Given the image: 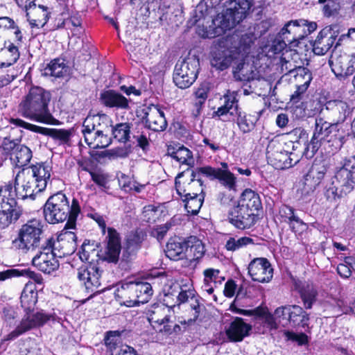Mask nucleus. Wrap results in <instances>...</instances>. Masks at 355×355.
<instances>
[{"instance_id":"338daca9","label":"nucleus","mask_w":355,"mask_h":355,"mask_svg":"<svg viewBox=\"0 0 355 355\" xmlns=\"http://www.w3.org/2000/svg\"><path fill=\"white\" fill-rule=\"evenodd\" d=\"M3 318L6 327H10L15 325V319L16 318V313L12 309L5 308L3 311Z\"/></svg>"},{"instance_id":"4468645a","label":"nucleus","mask_w":355,"mask_h":355,"mask_svg":"<svg viewBox=\"0 0 355 355\" xmlns=\"http://www.w3.org/2000/svg\"><path fill=\"white\" fill-rule=\"evenodd\" d=\"M55 313L47 314L41 311L24 318L13 331L2 339V341L12 340L32 328L42 326L51 320H55Z\"/></svg>"},{"instance_id":"4be33fe9","label":"nucleus","mask_w":355,"mask_h":355,"mask_svg":"<svg viewBox=\"0 0 355 355\" xmlns=\"http://www.w3.org/2000/svg\"><path fill=\"white\" fill-rule=\"evenodd\" d=\"M335 179L345 186V192L352 191L355 185V155L344 160L343 166L336 173Z\"/></svg>"},{"instance_id":"f03ea898","label":"nucleus","mask_w":355,"mask_h":355,"mask_svg":"<svg viewBox=\"0 0 355 355\" xmlns=\"http://www.w3.org/2000/svg\"><path fill=\"white\" fill-rule=\"evenodd\" d=\"M51 93L42 87H33L24 100L20 103V112L24 117L42 123L58 125L59 121L55 119L49 110Z\"/></svg>"},{"instance_id":"3c124183","label":"nucleus","mask_w":355,"mask_h":355,"mask_svg":"<svg viewBox=\"0 0 355 355\" xmlns=\"http://www.w3.org/2000/svg\"><path fill=\"white\" fill-rule=\"evenodd\" d=\"M121 332L119 331H110L105 337V344L107 348L109 355L116 354L123 347L119 345L120 343Z\"/></svg>"},{"instance_id":"c9c22d12","label":"nucleus","mask_w":355,"mask_h":355,"mask_svg":"<svg viewBox=\"0 0 355 355\" xmlns=\"http://www.w3.org/2000/svg\"><path fill=\"white\" fill-rule=\"evenodd\" d=\"M133 290H135L133 282L124 283L117 289V296L122 300L125 306L129 307L138 304L137 297Z\"/></svg>"},{"instance_id":"e2e57ef3","label":"nucleus","mask_w":355,"mask_h":355,"mask_svg":"<svg viewBox=\"0 0 355 355\" xmlns=\"http://www.w3.org/2000/svg\"><path fill=\"white\" fill-rule=\"evenodd\" d=\"M286 338L293 342H296L299 345H303L308 343V337L304 333H294L292 331L284 332Z\"/></svg>"},{"instance_id":"72a5a7b5","label":"nucleus","mask_w":355,"mask_h":355,"mask_svg":"<svg viewBox=\"0 0 355 355\" xmlns=\"http://www.w3.org/2000/svg\"><path fill=\"white\" fill-rule=\"evenodd\" d=\"M187 240L173 239L167 243L166 255L170 259H182L187 258Z\"/></svg>"},{"instance_id":"052dcab7","label":"nucleus","mask_w":355,"mask_h":355,"mask_svg":"<svg viewBox=\"0 0 355 355\" xmlns=\"http://www.w3.org/2000/svg\"><path fill=\"white\" fill-rule=\"evenodd\" d=\"M288 140L287 141H294L301 143L304 147L306 142H307V137L305 132L300 129L296 128L288 134Z\"/></svg>"},{"instance_id":"ddd939ff","label":"nucleus","mask_w":355,"mask_h":355,"mask_svg":"<svg viewBox=\"0 0 355 355\" xmlns=\"http://www.w3.org/2000/svg\"><path fill=\"white\" fill-rule=\"evenodd\" d=\"M169 297V295H166L164 301L166 306L164 304H154L147 313L149 322L156 331L160 332L171 333V322L166 313L169 311L168 307L174 306L175 304H168V299Z\"/></svg>"},{"instance_id":"39448f33","label":"nucleus","mask_w":355,"mask_h":355,"mask_svg":"<svg viewBox=\"0 0 355 355\" xmlns=\"http://www.w3.org/2000/svg\"><path fill=\"white\" fill-rule=\"evenodd\" d=\"M302 149L303 146L298 141H286L283 144L272 140L266 148L268 162L278 170L289 168L300 161Z\"/></svg>"},{"instance_id":"cd10ccee","label":"nucleus","mask_w":355,"mask_h":355,"mask_svg":"<svg viewBox=\"0 0 355 355\" xmlns=\"http://www.w3.org/2000/svg\"><path fill=\"white\" fill-rule=\"evenodd\" d=\"M296 90L291 96V100L297 102L301 94H304L309 86L312 80V74L310 70L306 67H298L295 69V73L293 75Z\"/></svg>"},{"instance_id":"b1692460","label":"nucleus","mask_w":355,"mask_h":355,"mask_svg":"<svg viewBox=\"0 0 355 355\" xmlns=\"http://www.w3.org/2000/svg\"><path fill=\"white\" fill-rule=\"evenodd\" d=\"M112 127V119L105 114H98L89 115L86 117L83 123L82 132H109L110 128Z\"/></svg>"},{"instance_id":"f704fd0d","label":"nucleus","mask_w":355,"mask_h":355,"mask_svg":"<svg viewBox=\"0 0 355 355\" xmlns=\"http://www.w3.org/2000/svg\"><path fill=\"white\" fill-rule=\"evenodd\" d=\"M17 198L15 191V185L14 188L11 184H6L0 188V208L15 209L17 202L15 198Z\"/></svg>"},{"instance_id":"8fccbe9b","label":"nucleus","mask_w":355,"mask_h":355,"mask_svg":"<svg viewBox=\"0 0 355 355\" xmlns=\"http://www.w3.org/2000/svg\"><path fill=\"white\" fill-rule=\"evenodd\" d=\"M255 318L259 319L270 329L278 328L275 315H272L266 308L258 306L255 309Z\"/></svg>"},{"instance_id":"6e6d98bb","label":"nucleus","mask_w":355,"mask_h":355,"mask_svg":"<svg viewBox=\"0 0 355 355\" xmlns=\"http://www.w3.org/2000/svg\"><path fill=\"white\" fill-rule=\"evenodd\" d=\"M324 143L313 135L309 143L305 144L304 149H302V156H305L306 158H311Z\"/></svg>"},{"instance_id":"0eeeda50","label":"nucleus","mask_w":355,"mask_h":355,"mask_svg":"<svg viewBox=\"0 0 355 355\" xmlns=\"http://www.w3.org/2000/svg\"><path fill=\"white\" fill-rule=\"evenodd\" d=\"M43 234L42 225L38 220H31L21 225L17 237L12 241L15 248L27 252L40 244Z\"/></svg>"},{"instance_id":"a19ab883","label":"nucleus","mask_w":355,"mask_h":355,"mask_svg":"<svg viewBox=\"0 0 355 355\" xmlns=\"http://www.w3.org/2000/svg\"><path fill=\"white\" fill-rule=\"evenodd\" d=\"M296 286L298 287L304 307L307 309H311L317 295V291L313 285L309 282H304L301 286L297 284Z\"/></svg>"},{"instance_id":"c85d7f7f","label":"nucleus","mask_w":355,"mask_h":355,"mask_svg":"<svg viewBox=\"0 0 355 355\" xmlns=\"http://www.w3.org/2000/svg\"><path fill=\"white\" fill-rule=\"evenodd\" d=\"M336 40L334 33L329 27L323 28L318 35L313 45V51L318 55H324L333 46Z\"/></svg>"},{"instance_id":"c03bdc74","label":"nucleus","mask_w":355,"mask_h":355,"mask_svg":"<svg viewBox=\"0 0 355 355\" xmlns=\"http://www.w3.org/2000/svg\"><path fill=\"white\" fill-rule=\"evenodd\" d=\"M68 73V67L63 60H52L44 69L43 74L57 78L62 77Z\"/></svg>"},{"instance_id":"6e6552de","label":"nucleus","mask_w":355,"mask_h":355,"mask_svg":"<svg viewBox=\"0 0 355 355\" xmlns=\"http://www.w3.org/2000/svg\"><path fill=\"white\" fill-rule=\"evenodd\" d=\"M200 69L197 57L192 55L178 62L173 72V82L180 89L189 87L196 81Z\"/></svg>"},{"instance_id":"a878e982","label":"nucleus","mask_w":355,"mask_h":355,"mask_svg":"<svg viewBox=\"0 0 355 355\" xmlns=\"http://www.w3.org/2000/svg\"><path fill=\"white\" fill-rule=\"evenodd\" d=\"M107 246L103 259L112 263H116L121 252V241L119 233L112 227L107 229Z\"/></svg>"},{"instance_id":"473e14b6","label":"nucleus","mask_w":355,"mask_h":355,"mask_svg":"<svg viewBox=\"0 0 355 355\" xmlns=\"http://www.w3.org/2000/svg\"><path fill=\"white\" fill-rule=\"evenodd\" d=\"M327 168L322 164H313L304 178V184L309 189H315L323 180Z\"/></svg>"},{"instance_id":"9b49d317","label":"nucleus","mask_w":355,"mask_h":355,"mask_svg":"<svg viewBox=\"0 0 355 355\" xmlns=\"http://www.w3.org/2000/svg\"><path fill=\"white\" fill-rule=\"evenodd\" d=\"M252 4L249 0H234L222 15L220 26L223 29H231L243 21L249 13Z\"/></svg>"},{"instance_id":"aec40b11","label":"nucleus","mask_w":355,"mask_h":355,"mask_svg":"<svg viewBox=\"0 0 355 355\" xmlns=\"http://www.w3.org/2000/svg\"><path fill=\"white\" fill-rule=\"evenodd\" d=\"M141 121L145 127L155 132L163 131L167 127L164 112L157 107L152 105L142 110Z\"/></svg>"},{"instance_id":"412c9836","label":"nucleus","mask_w":355,"mask_h":355,"mask_svg":"<svg viewBox=\"0 0 355 355\" xmlns=\"http://www.w3.org/2000/svg\"><path fill=\"white\" fill-rule=\"evenodd\" d=\"M199 171L211 180L217 179L227 190L234 191L236 190V178L228 169L205 166L199 168Z\"/></svg>"},{"instance_id":"393cba45","label":"nucleus","mask_w":355,"mask_h":355,"mask_svg":"<svg viewBox=\"0 0 355 355\" xmlns=\"http://www.w3.org/2000/svg\"><path fill=\"white\" fill-rule=\"evenodd\" d=\"M26 17L32 28H42L49 20V12L48 8L44 6H36L31 2L28 6H26Z\"/></svg>"},{"instance_id":"37998d69","label":"nucleus","mask_w":355,"mask_h":355,"mask_svg":"<svg viewBox=\"0 0 355 355\" xmlns=\"http://www.w3.org/2000/svg\"><path fill=\"white\" fill-rule=\"evenodd\" d=\"M184 202V207L188 214L191 215H196L203 203L204 196L193 192V196H181Z\"/></svg>"},{"instance_id":"2f4dec72","label":"nucleus","mask_w":355,"mask_h":355,"mask_svg":"<svg viewBox=\"0 0 355 355\" xmlns=\"http://www.w3.org/2000/svg\"><path fill=\"white\" fill-rule=\"evenodd\" d=\"M85 141L92 148H104L111 144V137L108 135L109 132H82Z\"/></svg>"},{"instance_id":"a211bd4d","label":"nucleus","mask_w":355,"mask_h":355,"mask_svg":"<svg viewBox=\"0 0 355 355\" xmlns=\"http://www.w3.org/2000/svg\"><path fill=\"white\" fill-rule=\"evenodd\" d=\"M248 273L253 281L266 283L272 279L273 268L267 259L255 258L248 266Z\"/></svg>"},{"instance_id":"774afa93","label":"nucleus","mask_w":355,"mask_h":355,"mask_svg":"<svg viewBox=\"0 0 355 355\" xmlns=\"http://www.w3.org/2000/svg\"><path fill=\"white\" fill-rule=\"evenodd\" d=\"M119 186L121 187L123 190L125 192H130L132 184L134 180H132L128 175L121 173V175L118 178Z\"/></svg>"},{"instance_id":"f3484780","label":"nucleus","mask_w":355,"mask_h":355,"mask_svg":"<svg viewBox=\"0 0 355 355\" xmlns=\"http://www.w3.org/2000/svg\"><path fill=\"white\" fill-rule=\"evenodd\" d=\"M306 24V19L291 20L282 28L279 35L282 41H278L274 45L275 51H281L286 46V42L303 38L302 28Z\"/></svg>"},{"instance_id":"9d476101","label":"nucleus","mask_w":355,"mask_h":355,"mask_svg":"<svg viewBox=\"0 0 355 355\" xmlns=\"http://www.w3.org/2000/svg\"><path fill=\"white\" fill-rule=\"evenodd\" d=\"M199 171V168L196 171H190L189 168L182 173H180L175 178V189L180 196H193V192L202 194V181Z\"/></svg>"},{"instance_id":"f257e3e1","label":"nucleus","mask_w":355,"mask_h":355,"mask_svg":"<svg viewBox=\"0 0 355 355\" xmlns=\"http://www.w3.org/2000/svg\"><path fill=\"white\" fill-rule=\"evenodd\" d=\"M51 168L44 164H37L31 168H23L15 179L17 198L34 199L35 194L44 191L51 177Z\"/></svg>"},{"instance_id":"0e129e2a","label":"nucleus","mask_w":355,"mask_h":355,"mask_svg":"<svg viewBox=\"0 0 355 355\" xmlns=\"http://www.w3.org/2000/svg\"><path fill=\"white\" fill-rule=\"evenodd\" d=\"M290 228L295 232L300 234L306 230L307 225L298 216H295L291 221H287Z\"/></svg>"},{"instance_id":"13d9d810","label":"nucleus","mask_w":355,"mask_h":355,"mask_svg":"<svg viewBox=\"0 0 355 355\" xmlns=\"http://www.w3.org/2000/svg\"><path fill=\"white\" fill-rule=\"evenodd\" d=\"M252 239L248 237H241L239 239L231 237L227 241L225 248L227 250L235 251L252 243Z\"/></svg>"},{"instance_id":"5fc2aeb1","label":"nucleus","mask_w":355,"mask_h":355,"mask_svg":"<svg viewBox=\"0 0 355 355\" xmlns=\"http://www.w3.org/2000/svg\"><path fill=\"white\" fill-rule=\"evenodd\" d=\"M145 234L142 230H136L128 234L126 239L127 248L130 252L137 250L144 239Z\"/></svg>"},{"instance_id":"423d86ee","label":"nucleus","mask_w":355,"mask_h":355,"mask_svg":"<svg viewBox=\"0 0 355 355\" xmlns=\"http://www.w3.org/2000/svg\"><path fill=\"white\" fill-rule=\"evenodd\" d=\"M97 255L98 252L94 248V243L89 241H85L79 252V257L82 261L89 262V266H82L77 270V277L85 286L86 289L94 291L101 286L100 279L102 270L98 264L92 263V255Z\"/></svg>"},{"instance_id":"7c9ffc66","label":"nucleus","mask_w":355,"mask_h":355,"mask_svg":"<svg viewBox=\"0 0 355 355\" xmlns=\"http://www.w3.org/2000/svg\"><path fill=\"white\" fill-rule=\"evenodd\" d=\"M167 155L180 164H186L189 166V168L194 164V159L191 151L179 144L168 146Z\"/></svg>"},{"instance_id":"69168bd1","label":"nucleus","mask_w":355,"mask_h":355,"mask_svg":"<svg viewBox=\"0 0 355 355\" xmlns=\"http://www.w3.org/2000/svg\"><path fill=\"white\" fill-rule=\"evenodd\" d=\"M171 227V224L170 223H166L164 225L157 226L153 229L152 234L153 236L156 237L157 240H162Z\"/></svg>"},{"instance_id":"ea45409f","label":"nucleus","mask_w":355,"mask_h":355,"mask_svg":"<svg viewBox=\"0 0 355 355\" xmlns=\"http://www.w3.org/2000/svg\"><path fill=\"white\" fill-rule=\"evenodd\" d=\"M288 321L294 325L305 326L309 320V314L303 309L297 305H288Z\"/></svg>"},{"instance_id":"bf43d9fd","label":"nucleus","mask_w":355,"mask_h":355,"mask_svg":"<svg viewBox=\"0 0 355 355\" xmlns=\"http://www.w3.org/2000/svg\"><path fill=\"white\" fill-rule=\"evenodd\" d=\"M180 291L177 296V302L178 304L185 302H189L191 299H194L196 291L191 288H184L182 286H178Z\"/></svg>"},{"instance_id":"5701e85b","label":"nucleus","mask_w":355,"mask_h":355,"mask_svg":"<svg viewBox=\"0 0 355 355\" xmlns=\"http://www.w3.org/2000/svg\"><path fill=\"white\" fill-rule=\"evenodd\" d=\"M327 116L331 121L330 124L336 125L343 123L350 114L347 103L343 101H329L326 105Z\"/></svg>"},{"instance_id":"4c0bfd02","label":"nucleus","mask_w":355,"mask_h":355,"mask_svg":"<svg viewBox=\"0 0 355 355\" xmlns=\"http://www.w3.org/2000/svg\"><path fill=\"white\" fill-rule=\"evenodd\" d=\"M19 58V52L16 46L10 42L0 52V67H7L15 63Z\"/></svg>"},{"instance_id":"603ef678","label":"nucleus","mask_w":355,"mask_h":355,"mask_svg":"<svg viewBox=\"0 0 355 355\" xmlns=\"http://www.w3.org/2000/svg\"><path fill=\"white\" fill-rule=\"evenodd\" d=\"M112 133L115 139L125 143L130 137V125L128 123H120L112 127Z\"/></svg>"},{"instance_id":"09e8293b","label":"nucleus","mask_w":355,"mask_h":355,"mask_svg":"<svg viewBox=\"0 0 355 355\" xmlns=\"http://www.w3.org/2000/svg\"><path fill=\"white\" fill-rule=\"evenodd\" d=\"M134 288L133 291L137 297L138 304L147 302L153 294L152 286L146 282H134Z\"/></svg>"},{"instance_id":"680f3d73","label":"nucleus","mask_w":355,"mask_h":355,"mask_svg":"<svg viewBox=\"0 0 355 355\" xmlns=\"http://www.w3.org/2000/svg\"><path fill=\"white\" fill-rule=\"evenodd\" d=\"M193 298L189 301L191 309L194 311L193 318L188 320L187 322L189 324L196 321L201 311V307L203 306L200 302V297L198 295L196 294Z\"/></svg>"},{"instance_id":"e433bc0d","label":"nucleus","mask_w":355,"mask_h":355,"mask_svg":"<svg viewBox=\"0 0 355 355\" xmlns=\"http://www.w3.org/2000/svg\"><path fill=\"white\" fill-rule=\"evenodd\" d=\"M187 258L193 260L201 259L205 252L202 242L194 236L187 238Z\"/></svg>"},{"instance_id":"2eb2a0df","label":"nucleus","mask_w":355,"mask_h":355,"mask_svg":"<svg viewBox=\"0 0 355 355\" xmlns=\"http://www.w3.org/2000/svg\"><path fill=\"white\" fill-rule=\"evenodd\" d=\"M10 121L11 124H13L15 126L21 127L34 132L49 136L53 139L59 141L60 144H68L70 141L71 137L72 136L71 130L40 127L26 122L21 119H10Z\"/></svg>"},{"instance_id":"bb28decb","label":"nucleus","mask_w":355,"mask_h":355,"mask_svg":"<svg viewBox=\"0 0 355 355\" xmlns=\"http://www.w3.org/2000/svg\"><path fill=\"white\" fill-rule=\"evenodd\" d=\"M102 105L110 108L117 110H129L130 100L114 90H107L100 94Z\"/></svg>"},{"instance_id":"20e7f679","label":"nucleus","mask_w":355,"mask_h":355,"mask_svg":"<svg viewBox=\"0 0 355 355\" xmlns=\"http://www.w3.org/2000/svg\"><path fill=\"white\" fill-rule=\"evenodd\" d=\"M261 207L259 195L251 189H245L241 194L236 206L232 207L228 213L231 224L238 229L251 227L256 222L257 211Z\"/></svg>"},{"instance_id":"a18cd8bd","label":"nucleus","mask_w":355,"mask_h":355,"mask_svg":"<svg viewBox=\"0 0 355 355\" xmlns=\"http://www.w3.org/2000/svg\"><path fill=\"white\" fill-rule=\"evenodd\" d=\"M236 123L243 133L250 132L254 129L255 123L258 120V116L248 114L243 111H238L237 112Z\"/></svg>"},{"instance_id":"c756f323","label":"nucleus","mask_w":355,"mask_h":355,"mask_svg":"<svg viewBox=\"0 0 355 355\" xmlns=\"http://www.w3.org/2000/svg\"><path fill=\"white\" fill-rule=\"evenodd\" d=\"M251 325L244 322L241 318H236L226 329L228 338L233 342H240L249 335Z\"/></svg>"},{"instance_id":"79ce46f5","label":"nucleus","mask_w":355,"mask_h":355,"mask_svg":"<svg viewBox=\"0 0 355 355\" xmlns=\"http://www.w3.org/2000/svg\"><path fill=\"white\" fill-rule=\"evenodd\" d=\"M33 283H28L24 288L20 300L21 306L26 311H31L33 309L36 302L37 294L33 291Z\"/></svg>"},{"instance_id":"49530a36","label":"nucleus","mask_w":355,"mask_h":355,"mask_svg":"<svg viewBox=\"0 0 355 355\" xmlns=\"http://www.w3.org/2000/svg\"><path fill=\"white\" fill-rule=\"evenodd\" d=\"M22 214L20 207L15 209L0 208V229L8 227L11 223L16 222Z\"/></svg>"},{"instance_id":"6ab92c4d","label":"nucleus","mask_w":355,"mask_h":355,"mask_svg":"<svg viewBox=\"0 0 355 355\" xmlns=\"http://www.w3.org/2000/svg\"><path fill=\"white\" fill-rule=\"evenodd\" d=\"M50 246L44 243L41 249L33 258V264L40 271L50 274L59 268V262L57 257L51 252Z\"/></svg>"},{"instance_id":"7ed1b4c3","label":"nucleus","mask_w":355,"mask_h":355,"mask_svg":"<svg viewBox=\"0 0 355 355\" xmlns=\"http://www.w3.org/2000/svg\"><path fill=\"white\" fill-rule=\"evenodd\" d=\"M80 211L78 201L73 198L71 205L66 196L58 192L51 196L43 207L44 216L46 222L55 224L68 219L64 229L75 227L77 216Z\"/></svg>"},{"instance_id":"864d4df0","label":"nucleus","mask_w":355,"mask_h":355,"mask_svg":"<svg viewBox=\"0 0 355 355\" xmlns=\"http://www.w3.org/2000/svg\"><path fill=\"white\" fill-rule=\"evenodd\" d=\"M337 185H334V182L326 190L325 196L327 200L330 202H337L339 199L346 196L350 191H346L345 190V186H343L338 182Z\"/></svg>"},{"instance_id":"1a4fd4ad","label":"nucleus","mask_w":355,"mask_h":355,"mask_svg":"<svg viewBox=\"0 0 355 355\" xmlns=\"http://www.w3.org/2000/svg\"><path fill=\"white\" fill-rule=\"evenodd\" d=\"M0 153L5 159H9L12 166L21 168L31 161L33 153L31 150L16 140L5 138L0 146Z\"/></svg>"},{"instance_id":"f8f14e48","label":"nucleus","mask_w":355,"mask_h":355,"mask_svg":"<svg viewBox=\"0 0 355 355\" xmlns=\"http://www.w3.org/2000/svg\"><path fill=\"white\" fill-rule=\"evenodd\" d=\"M64 230L55 240L53 238L48 239L44 244L50 246L51 252L57 257L62 258L73 254L76 249V236L74 232Z\"/></svg>"},{"instance_id":"dca6fc26","label":"nucleus","mask_w":355,"mask_h":355,"mask_svg":"<svg viewBox=\"0 0 355 355\" xmlns=\"http://www.w3.org/2000/svg\"><path fill=\"white\" fill-rule=\"evenodd\" d=\"M333 73L340 80L344 81L355 74V57L332 54L329 60Z\"/></svg>"},{"instance_id":"de8ad7c7","label":"nucleus","mask_w":355,"mask_h":355,"mask_svg":"<svg viewBox=\"0 0 355 355\" xmlns=\"http://www.w3.org/2000/svg\"><path fill=\"white\" fill-rule=\"evenodd\" d=\"M334 128L335 127L333 125H331L330 123L324 121L323 119L316 118L313 135L324 143L329 142L330 139L328 137Z\"/></svg>"},{"instance_id":"4d7b16f0","label":"nucleus","mask_w":355,"mask_h":355,"mask_svg":"<svg viewBox=\"0 0 355 355\" xmlns=\"http://www.w3.org/2000/svg\"><path fill=\"white\" fill-rule=\"evenodd\" d=\"M241 92V91H228L227 93L225 95H224V105L226 107V108H227L230 111L232 110H234L236 111V113L238 112V111H241V110L239 109L238 106V96L239 95V92Z\"/></svg>"},{"instance_id":"58836bf2","label":"nucleus","mask_w":355,"mask_h":355,"mask_svg":"<svg viewBox=\"0 0 355 355\" xmlns=\"http://www.w3.org/2000/svg\"><path fill=\"white\" fill-rule=\"evenodd\" d=\"M232 61V58L227 49H216L212 52L211 64L218 70H224L229 67Z\"/></svg>"}]
</instances>
